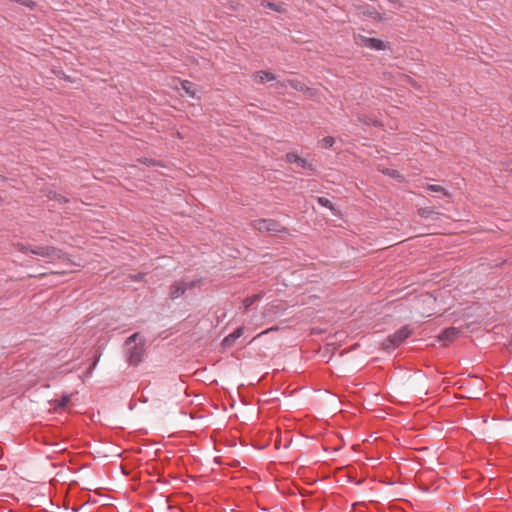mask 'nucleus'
I'll use <instances>...</instances> for the list:
<instances>
[{
	"label": "nucleus",
	"instance_id": "nucleus-29",
	"mask_svg": "<svg viewBox=\"0 0 512 512\" xmlns=\"http://www.w3.org/2000/svg\"><path fill=\"white\" fill-rule=\"evenodd\" d=\"M391 4L395 5L397 8L403 7V2L401 0H387Z\"/></svg>",
	"mask_w": 512,
	"mask_h": 512
},
{
	"label": "nucleus",
	"instance_id": "nucleus-22",
	"mask_svg": "<svg viewBox=\"0 0 512 512\" xmlns=\"http://www.w3.org/2000/svg\"><path fill=\"white\" fill-rule=\"evenodd\" d=\"M17 3L26 6L30 9H34L36 7V2L33 0H18Z\"/></svg>",
	"mask_w": 512,
	"mask_h": 512
},
{
	"label": "nucleus",
	"instance_id": "nucleus-5",
	"mask_svg": "<svg viewBox=\"0 0 512 512\" xmlns=\"http://www.w3.org/2000/svg\"><path fill=\"white\" fill-rule=\"evenodd\" d=\"M412 331L408 326H404L393 335H390L384 342L383 346L385 349L395 348L399 346L404 340H406Z\"/></svg>",
	"mask_w": 512,
	"mask_h": 512
},
{
	"label": "nucleus",
	"instance_id": "nucleus-16",
	"mask_svg": "<svg viewBox=\"0 0 512 512\" xmlns=\"http://www.w3.org/2000/svg\"><path fill=\"white\" fill-rule=\"evenodd\" d=\"M261 5L263 7H265V8H269V9L274 10V11L279 12V13L284 12V9L280 5L272 3V2H269V1H265L264 0V1L261 2Z\"/></svg>",
	"mask_w": 512,
	"mask_h": 512
},
{
	"label": "nucleus",
	"instance_id": "nucleus-15",
	"mask_svg": "<svg viewBox=\"0 0 512 512\" xmlns=\"http://www.w3.org/2000/svg\"><path fill=\"white\" fill-rule=\"evenodd\" d=\"M417 213L422 218H429L433 214H436L435 210L432 207L419 208Z\"/></svg>",
	"mask_w": 512,
	"mask_h": 512
},
{
	"label": "nucleus",
	"instance_id": "nucleus-8",
	"mask_svg": "<svg viewBox=\"0 0 512 512\" xmlns=\"http://www.w3.org/2000/svg\"><path fill=\"white\" fill-rule=\"evenodd\" d=\"M286 161L288 163H295L303 169H312V165L310 163H308L304 158L300 157L298 154L293 152L286 154Z\"/></svg>",
	"mask_w": 512,
	"mask_h": 512
},
{
	"label": "nucleus",
	"instance_id": "nucleus-11",
	"mask_svg": "<svg viewBox=\"0 0 512 512\" xmlns=\"http://www.w3.org/2000/svg\"><path fill=\"white\" fill-rule=\"evenodd\" d=\"M262 293H259V294H254V295H251V296H248L246 297L242 304L244 306L245 309H248L249 307H251L254 303H256L257 301H259L261 298H262Z\"/></svg>",
	"mask_w": 512,
	"mask_h": 512
},
{
	"label": "nucleus",
	"instance_id": "nucleus-30",
	"mask_svg": "<svg viewBox=\"0 0 512 512\" xmlns=\"http://www.w3.org/2000/svg\"><path fill=\"white\" fill-rule=\"evenodd\" d=\"M144 277V274L138 273L136 275H131L130 278L134 281H141Z\"/></svg>",
	"mask_w": 512,
	"mask_h": 512
},
{
	"label": "nucleus",
	"instance_id": "nucleus-7",
	"mask_svg": "<svg viewBox=\"0 0 512 512\" xmlns=\"http://www.w3.org/2000/svg\"><path fill=\"white\" fill-rule=\"evenodd\" d=\"M282 86H290L293 89L308 95L309 97H313L315 95V91L312 88L308 87L304 81L299 79H288L286 82L282 84Z\"/></svg>",
	"mask_w": 512,
	"mask_h": 512
},
{
	"label": "nucleus",
	"instance_id": "nucleus-32",
	"mask_svg": "<svg viewBox=\"0 0 512 512\" xmlns=\"http://www.w3.org/2000/svg\"><path fill=\"white\" fill-rule=\"evenodd\" d=\"M511 346H512V339H511Z\"/></svg>",
	"mask_w": 512,
	"mask_h": 512
},
{
	"label": "nucleus",
	"instance_id": "nucleus-26",
	"mask_svg": "<svg viewBox=\"0 0 512 512\" xmlns=\"http://www.w3.org/2000/svg\"><path fill=\"white\" fill-rule=\"evenodd\" d=\"M382 172L393 177V178H401V175L399 174V172L397 170L386 169V170H382Z\"/></svg>",
	"mask_w": 512,
	"mask_h": 512
},
{
	"label": "nucleus",
	"instance_id": "nucleus-3",
	"mask_svg": "<svg viewBox=\"0 0 512 512\" xmlns=\"http://www.w3.org/2000/svg\"><path fill=\"white\" fill-rule=\"evenodd\" d=\"M30 253L48 258L51 261L66 259V255L53 246H36L30 249Z\"/></svg>",
	"mask_w": 512,
	"mask_h": 512
},
{
	"label": "nucleus",
	"instance_id": "nucleus-23",
	"mask_svg": "<svg viewBox=\"0 0 512 512\" xmlns=\"http://www.w3.org/2000/svg\"><path fill=\"white\" fill-rule=\"evenodd\" d=\"M48 197H49L50 199H55V200H57V201H59V202H67V201H68L64 196H62V195H60V194H57V193H55V192H51V193L48 195Z\"/></svg>",
	"mask_w": 512,
	"mask_h": 512
},
{
	"label": "nucleus",
	"instance_id": "nucleus-13",
	"mask_svg": "<svg viewBox=\"0 0 512 512\" xmlns=\"http://www.w3.org/2000/svg\"><path fill=\"white\" fill-rule=\"evenodd\" d=\"M427 189L431 192L441 193L446 197H450L449 191L440 185L430 184L427 186Z\"/></svg>",
	"mask_w": 512,
	"mask_h": 512
},
{
	"label": "nucleus",
	"instance_id": "nucleus-28",
	"mask_svg": "<svg viewBox=\"0 0 512 512\" xmlns=\"http://www.w3.org/2000/svg\"><path fill=\"white\" fill-rule=\"evenodd\" d=\"M234 341H235V339H231V338H230V334H229L228 336H226V337L223 339L222 344H223L224 346H227V347H228V346H231V345L233 344V342H234Z\"/></svg>",
	"mask_w": 512,
	"mask_h": 512
},
{
	"label": "nucleus",
	"instance_id": "nucleus-4",
	"mask_svg": "<svg viewBox=\"0 0 512 512\" xmlns=\"http://www.w3.org/2000/svg\"><path fill=\"white\" fill-rule=\"evenodd\" d=\"M200 283V280H179L175 281L169 289V296L171 299H176L182 296L187 290L195 288Z\"/></svg>",
	"mask_w": 512,
	"mask_h": 512
},
{
	"label": "nucleus",
	"instance_id": "nucleus-21",
	"mask_svg": "<svg viewBox=\"0 0 512 512\" xmlns=\"http://www.w3.org/2000/svg\"><path fill=\"white\" fill-rule=\"evenodd\" d=\"M243 332H244V327H238L230 334V338L236 340L243 335Z\"/></svg>",
	"mask_w": 512,
	"mask_h": 512
},
{
	"label": "nucleus",
	"instance_id": "nucleus-25",
	"mask_svg": "<svg viewBox=\"0 0 512 512\" xmlns=\"http://www.w3.org/2000/svg\"><path fill=\"white\" fill-rule=\"evenodd\" d=\"M403 77H404V81L407 84L411 85L414 88H420L419 84L413 78H411L410 76H403Z\"/></svg>",
	"mask_w": 512,
	"mask_h": 512
},
{
	"label": "nucleus",
	"instance_id": "nucleus-24",
	"mask_svg": "<svg viewBox=\"0 0 512 512\" xmlns=\"http://www.w3.org/2000/svg\"><path fill=\"white\" fill-rule=\"evenodd\" d=\"M14 247H15L18 251H20V252H22V253H28V252H30V249H31V248H29L28 246H26V245H25V244H23V243H16V244L14 245Z\"/></svg>",
	"mask_w": 512,
	"mask_h": 512
},
{
	"label": "nucleus",
	"instance_id": "nucleus-27",
	"mask_svg": "<svg viewBox=\"0 0 512 512\" xmlns=\"http://www.w3.org/2000/svg\"><path fill=\"white\" fill-rule=\"evenodd\" d=\"M277 330H278V327H277V326H275V327H271V328H268V329H266V330H264V331L260 332L256 337H254V338H253V340H255V339H257V338H259V337H261V336H263V335H265V334H268V333H269V332H271V331H277Z\"/></svg>",
	"mask_w": 512,
	"mask_h": 512
},
{
	"label": "nucleus",
	"instance_id": "nucleus-9",
	"mask_svg": "<svg viewBox=\"0 0 512 512\" xmlns=\"http://www.w3.org/2000/svg\"><path fill=\"white\" fill-rule=\"evenodd\" d=\"M285 309L286 306L282 301H279L277 303H270L265 307L264 316L270 314H277L279 312L284 311Z\"/></svg>",
	"mask_w": 512,
	"mask_h": 512
},
{
	"label": "nucleus",
	"instance_id": "nucleus-2",
	"mask_svg": "<svg viewBox=\"0 0 512 512\" xmlns=\"http://www.w3.org/2000/svg\"><path fill=\"white\" fill-rule=\"evenodd\" d=\"M354 43L360 47H366L375 51H382L388 48V45L378 38H371L361 34L353 35Z\"/></svg>",
	"mask_w": 512,
	"mask_h": 512
},
{
	"label": "nucleus",
	"instance_id": "nucleus-10",
	"mask_svg": "<svg viewBox=\"0 0 512 512\" xmlns=\"http://www.w3.org/2000/svg\"><path fill=\"white\" fill-rule=\"evenodd\" d=\"M254 80L258 83H265L267 81H273L275 80V76L273 73L269 72V71H257L255 74H254Z\"/></svg>",
	"mask_w": 512,
	"mask_h": 512
},
{
	"label": "nucleus",
	"instance_id": "nucleus-6",
	"mask_svg": "<svg viewBox=\"0 0 512 512\" xmlns=\"http://www.w3.org/2000/svg\"><path fill=\"white\" fill-rule=\"evenodd\" d=\"M251 226L260 232H280V224L272 219H258L251 223Z\"/></svg>",
	"mask_w": 512,
	"mask_h": 512
},
{
	"label": "nucleus",
	"instance_id": "nucleus-31",
	"mask_svg": "<svg viewBox=\"0 0 512 512\" xmlns=\"http://www.w3.org/2000/svg\"><path fill=\"white\" fill-rule=\"evenodd\" d=\"M391 128L398 129V125H397V121L396 120L393 121V126H391Z\"/></svg>",
	"mask_w": 512,
	"mask_h": 512
},
{
	"label": "nucleus",
	"instance_id": "nucleus-18",
	"mask_svg": "<svg viewBox=\"0 0 512 512\" xmlns=\"http://www.w3.org/2000/svg\"><path fill=\"white\" fill-rule=\"evenodd\" d=\"M367 15L370 18H372L373 20H376V21H383L385 19L383 14L380 13L379 11L375 10V9L368 10L367 11Z\"/></svg>",
	"mask_w": 512,
	"mask_h": 512
},
{
	"label": "nucleus",
	"instance_id": "nucleus-14",
	"mask_svg": "<svg viewBox=\"0 0 512 512\" xmlns=\"http://www.w3.org/2000/svg\"><path fill=\"white\" fill-rule=\"evenodd\" d=\"M71 401V397L70 395H64L62 396L60 399H56L54 402H55V407L56 408H65Z\"/></svg>",
	"mask_w": 512,
	"mask_h": 512
},
{
	"label": "nucleus",
	"instance_id": "nucleus-20",
	"mask_svg": "<svg viewBox=\"0 0 512 512\" xmlns=\"http://www.w3.org/2000/svg\"><path fill=\"white\" fill-rule=\"evenodd\" d=\"M318 203L323 206V207H327L331 210H333V204L331 203V201L325 197H319L318 198Z\"/></svg>",
	"mask_w": 512,
	"mask_h": 512
},
{
	"label": "nucleus",
	"instance_id": "nucleus-17",
	"mask_svg": "<svg viewBox=\"0 0 512 512\" xmlns=\"http://www.w3.org/2000/svg\"><path fill=\"white\" fill-rule=\"evenodd\" d=\"M335 143V140L333 137L331 136H327V137H324L321 141H320V144H321V147L324 148V149H329L331 148Z\"/></svg>",
	"mask_w": 512,
	"mask_h": 512
},
{
	"label": "nucleus",
	"instance_id": "nucleus-1",
	"mask_svg": "<svg viewBox=\"0 0 512 512\" xmlns=\"http://www.w3.org/2000/svg\"><path fill=\"white\" fill-rule=\"evenodd\" d=\"M138 337L139 333H134L126 340L125 343L128 347L126 358L131 365H138L142 361L145 353L144 343H135Z\"/></svg>",
	"mask_w": 512,
	"mask_h": 512
},
{
	"label": "nucleus",
	"instance_id": "nucleus-19",
	"mask_svg": "<svg viewBox=\"0 0 512 512\" xmlns=\"http://www.w3.org/2000/svg\"><path fill=\"white\" fill-rule=\"evenodd\" d=\"M359 120L368 125L381 126V121L379 119H377L376 117H370V118L359 117Z\"/></svg>",
	"mask_w": 512,
	"mask_h": 512
},
{
	"label": "nucleus",
	"instance_id": "nucleus-12",
	"mask_svg": "<svg viewBox=\"0 0 512 512\" xmlns=\"http://www.w3.org/2000/svg\"><path fill=\"white\" fill-rule=\"evenodd\" d=\"M182 89L188 94L190 97L196 96V91L193 88V83L188 80L180 81Z\"/></svg>",
	"mask_w": 512,
	"mask_h": 512
}]
</instances>
